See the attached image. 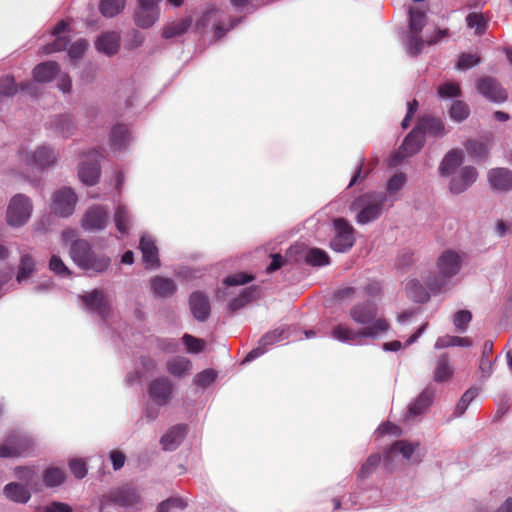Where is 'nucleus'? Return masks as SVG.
Returning <instances> with one entry per match:
<instances>
[{
    "mask_svg": "<svg viewBox=\"0 0 512 512\" xmlns=\"http://www.w3.org/2000/svg\"><path fill=\"white\" fill-rule=\"evenodd\" d=\"M69 255L75 265L90 273H104L111 265L110 257L96 253L87 240L77 241L69 248Z\"/></svg>",
    "mask_w": 512,
    "mask_h": 512,
    "instance_id": "f257e3e1",
    "label": "nucleus"
},
{
    "mask_svg": "<svg viewBox=\"0 0 512 512\" xmlns=\"http://www.w3.org/2000/svg\"><path fill=\"white\" fill-rule=\"evenodd\" d=\"M367 299L362 303L355 305L350 310L351 318L359 324L373 325L377 321L378 306L377 301H381L382 296V283L381 281H374L369 283L365 288ZM384 323V320L378 318Z\"/></svg>",
    "mask_w": 512,
    "mask_h": 512,
    "instance_id": "f03ea898",
    "label": "nucleus"
},
{
    "mask_svg": "<svg viewBox=\"0 0 512 512\" xmlns=\"http://www.w3.org/2000/svg\"><path fill=\"white\" fill-rule=\"evenodd\" d=\"M18 162L32 169L44 171L54 166L59 158V154L49 145H38L30 148L22 145L16 154Z\"/></svg>",
    "mask_w": 512,
    "mask_h": 512,
    "instance_id": "7ed1b4c3",
    "label": "nucleus"
},
{
    "mask_svg": "<svg viewBox=\"0 0 512 512\" xmlns=\"http://www.w3.org/2000/svg\"><path fill=\"white\" fill-rule=\"evenodd\" d=\"M384 332V324L377 320L373 325H369L359 331L353 330L346 324H338L332 331V337L342 343L356 345L361 343L362 338L375 339Z\"/></svg>",
    "mask_w": 512,
    "mask_h": 512,
    "instance_id": "20e7f679",
    "label": "nucleus"
},
{
    "mask_svg": "<svg viewBox=\"0 0 512 512\" xmlns=\"http://www.w3.org/2000/svg\"><path fill=\"white\" fill-rule=\"evenodd\" d=\"M35 448L34 438L22 431H13L0 444V458L27 457L33 454Z\"/></svg>",
    "mask_w": 512,
    "mask_h": 512,
    "instance_id": "39448f33",
    "label": "nucleus"
},
{
    "mask_svg": "<svg viewBox=\"0 0 512 512\" xmlns=\"http://www.w3.org/2000/svg\"><path fill=\"white\" fill-rule=\"evenodd\" d=\"M384 197L380 193L364 194L351 204V210L357 212L356 220L364 225L376 220L381 214Z\"/></svg>",
    "mask_w": 512,
    "mask_h": 512,
    "instance_id": "423d86ee",
    "label": "nucleus"
},
{
    "mask_svg": "<svg viewBox=\"0 0 512 512\" xmlns=\"http://www.w3.org/2000/svg\"><path fill=\"white\" fill-rule=\"evenodd\" d=\"M409 33L406 39V49L411 56H417L425 48L424 39L420 36L427 22L425 11L418 7L409 9Z\"/></svg>",
    "mask_w": 512,
    "mask_h": 512,
    "instance_id": "0eeeda50",
    "label": "nucleus"
},
{
    "mask_svg": "<svg viewBox=\"0 0 512 512\" xmlns=\"http://www.w3.org/2000/svg\"><path fill=\"white\" fill-rule=\"evenodd\" d=\"M437 266L441 277L427 281V285L432 292H440L446 284V279L459 272L461 267L460 255L455 251L446 250L439 256Z\"/></svg>",
    "mask_w": 512,
    "mask_h": 512,
    "instance_id": "6e6552de",
    "label": "nucleus"
},
{
    "mask_svg": "<svg viewBox=\"0 0 512 512\" xmlns=\"http://www.w3.org/2000/svg\"><path fill=\"white\" fill-rule=\"evenodd\" d=\"M33 211V205L29 197L23 194H17L9 202L6 219L11 227H21L25 225Z\"/></svg>",
    "mask_w": 512,
    "mask_h": 512,
    "instance_id": "1a4fd4ad",
    "label": "nucleus"
},
{
    "mask_svg": "<svg viewBox=\"0 0 512 512\" xmlns=\"http://www.w3.org/2000/svg\"><path fill=\"white\" fill-rule=\"evenodd\" d=\"M110 223V214L106 206L93 204L87 208L80 219L81 228L88 233L104 231Z\"/></svg>",
    "mask_w": 512,
    "mask_h": 512,
    "instance_id": "9d476101",
    "label": "nucleus"
},
{
    "mask_svg": "<svg viewBox=\"0 0 512 512\" xmlns=\"http://www.w3.org/2000/svg\"><path fill=\"white\" fill-rule=\"evenodd\" d=\"M83 160L78 167V176L80 181L87 185L97 184L101 175L100 160L102 153L98 149H90L83 153Z\"/></svg>",
    "mask_w": 512,
    "mask_h": 512,
    "instance_id": "9b49d317",
    "label": "nucleus"
},
{
    "mask_svg": "<svg viewBox=\"0 0 512 512\" xmlns=\"http://www.w3.org/2000/svg\"><path fill=\"white\" fill-rule=\"evenodd\" d=\"M78 196L70 187H61L57 189L51 197V212L61 218L70 217L76 209Z\"/></svg>",
    "mask_w": 512,
    "mask_h": 512,
    "instance_id": "f8f14e48",
    "label": "nucleus"
},
{
    "mask_svg": "<svg viewBox=\"0 0 512 512\" xmlns=\"http://www.w3.org/2000/svg\"><path fill=\"white\" fill-rule=\"evenodd\" d=\"M137 6L134 10V23L141 29H148L154 26L160 19V6L162 0H136Z\"/></svg>",
    "mask_w": 512,
    "mask_h": 512,
    "instance_id": "ddd939ff",
    "label": "nucleus"
},
{
    "mask_svg": "<svg viewBox=\"0 0 512 512\" xmlns=\"http://www.w3.org/2000/svg\"><path fill=\"white\" fill-rule=\"evenodd\" d=\"M425 143V137L416 127L405 137L399 150L390 158L389 165L397 166L405 158L418 153Z\"/></svg>",
    "mask_w": 512,
    "mask_h": 512,
    "instance_id": "4468645a",
    "label": "nucleus"
},
{
    "mask_svg": "<svg viewBox=\"0 0 512 512\" xmlns=\"http://www.w3.org/2000/svg\"><path fill=\"white\" fill-rule=\"evenodd\" d=\"M223 16L224 12L221 9L213 5L208 6L196 20V27L197 29H203L211 24L215 27V37L220 39L235 25L234 22L222 23Z\"/></svg>",
    "mask_w": 512,
    "mask_h": 512,
    "instance_id": "2eb2a0df",
    "label": "nucleus"
},
{
    "mask_svg": "<svg viewBox=\"0 0 512 512\" xmlns=\"http://www.w3.org/2000/svg\"><path fill=\"white\" fill-rule=\"evenodd\" d=\"M173 394V383L165 376L158 377L149 384V399L157 407L167 406L172 401Z\"/></svg>",
    "mask_w": 512,
    "mask_h": 512,
    "instance_id": "dca6fc26",
    "label": "nucleus"
},
{
    "mask_svg": "<svg viewBox=\"0 0 512 512\" xmlns=\"http://www.w3.org/2000/svg\"><path fill=\"white\" fill-rule=\"evenodd\" d=\"M334 237L331 241V248L336 252L348 251L355 242L354 229L343 218H337L333 222Z\"/></svg>",
    "mask_w": 512,
    "mask_h": 512,
    "instance_id": "f3484780",
    "label": "nucleus"
},
{
    "mask_svg": "<svg viewBox=\"0 0 512 512\" xmlns=\"http://www.w3.org/2000/svg\"><path fill=\"white\" fill-rule=\"evenodd\" d=\"M288 256L295 261L304 260L313 266H324L329 264L328 254L319 248H308L304 244H296L288 250Z\"/></svg>",
    "mask_w": 512,
    "mask_h": 512,
    "instance_id": "a211bd4d",
    "label": "nucleus"
},
{
    "mask_svg": "<svg viewBox=\"0 0 512 512\" xmlns=\"http://www.w3.org/2000/svg\"><path fill=\"white\" fill-rule=\"evenodd\" d=\"M291 336V328L279 327L265 334L259 341V345L251 350L243 360V363H249L263 355L270 346L280 341L286 340Z\"/></svg>",
    "mask_w": 512,
    "mask_h": 512,
    "instance_id": "6ab92c4d",
    "label": "nucleus"
},
{
    "mask_svg": "<svg viewBox=\"0 0 512 512\" xmlns=\"http://www.w3.org/2000/svg\"><path fill=\"white\" fill-rule=\"evenodd\" d=\"M418 442H408L405 440H398L394 442L388 450H386V469L388 468V461L397 455H401L406 461L412 463H420L424 456L423 453L419 452Z\"/></svg>",
    "mask_w": 512,
    "mask_h": 512,
    "instance_id": "aec40b11",
    "label": "nucleus"
},
{
    "mask_svg": "<svg viewBox=\"0 0 512 512\" xmlns=\"http://www.w3.org/2000/svg\"><path fill=\"white\" fill-rule=\"evenodd\" d=\"M475 87L480 95L491 102L503 103L507 100L506 90L497 79L491 76H482L475 82Z\"/></svg>",
    "mask_w": 512,
    "mask_h": 512,
    "instance_id": "412c9836",
    "label": "nucleus"
},
{
    "mask_svg": "<svg viewBox=\"0 0 512 512\" xmlns=\"http://www.w3.org/2000/svg\"><path fill=\"white\" fill-rule=\"evenodd\" d=\"M110 502L126 508H136L140 504V497L135 489L123 487L112 491L108 496L104 497L100 506L101 510Z\"/></svg>",
    "mask_w": 512,
    "mask_h": 512,
    "instance_id": "4be33fe9",
    "label": "nucleus"
},
{
    "mask_svg": "<svg viewBox=\"0 0 512 512\" xmlns=\"http://www.w3.org/2000/svg\"><path fill=\"white\" fill-rule=\"evenodd\" d=\"M81 299L89 311L97 313L102 318L109 316L111 310L110 305L102 290L95 289L85 295H82Z\"/></svg>",
    "mask_w": 512,
    "mask_h": 512,
    "instance_id": "5701e85b",
    "label": "nucleus"
},
{
    "mask_svg": "<svg viewBox=\"0 0 512 512\" xmlns=\"http://www.w3.org/2000/svg\"><path fill=\"white\" fill-rule=\"evenodd\" d=\"M139 249L147 269L155 270L160 267L158 248L155 238L150 234H143L139 241Z\"/></svg>",
    "mask_w": 512,
    "mask_h": 512,
    "instance_id": "b1692460",
    "label": "nucleus"
},
{
    "mask_svg": "<svg viewBox=\"0 0 512 512\" xmlns=\"http://www.w3.org/2000/svg\"><path fill=\"white\" fill-rule=\"evenodd\" d=\"M254 280V276L245 272H237L231 275H228L222 286L217 291V297L219 299L226 300L236 294L234 288L238 286L245 285Z\"/></svg>",
    "mask_w": 512,
    "mask_h": 512,
    "instance_id": "393cba45",
    "label": "nucleus"
},
{
    "mask_svg": "<svg viewBox=\"0 0 512 512\" xmlns=\"http://www.w3.org/2000/svg\"><path fill=\"white\" fill-rule=\"evenodd\" d=\"M120 44L121 35L118 31H105L97 37L95 48L98 52L111 57L118 53Z\"/></svg>",
    "mask_w": 512,
    "mask_h": 512,
    "instance_id": "a878e982",
    "label": "nucleus"
},
{
    "mask_svg": "<svg viewBox=\"0 0 512 512\" xmlns=\"http://www.w3.org/2000/svg\"><path fill=\"white\" fill-rule=\"evenodd\" d=\"M478 172L472 166L461 168L459 175L450 181V191L454 194H460L467 190L477 179Z\"/></svg>",
    "mask_w": 512,
    "mask_h": 512,
    "instance_id": "bb28decb",
    "label": "nucleus"
},
{
    "mask_svg": "<svg viewBox=\"0 0 512 512\" xmlns=\"http://www.w3.org/2000/svg\"><path fill=\"white\" fill-rule=\"evenodd\" d=\"M415 127L424 137L426 134L433 137H442L446 134L443 121L430 115L420 117Z\"/></svg>",
    "mask_w": 512,
    "mask_h": 512,
    "instance_id": "cd10ccee",
    "label": "nucleus"
},
{
    "mask_svg": "<svg viewBox=\"0 0 512 512\" xmlns=\"http://www.w3.org/2000/svg\"><path fill=\"white\" fill-rule=\"evenodd\" d=\"M454 372V365L448 354L443 353L439 355L435 361L433 380L436 383L449 382L453 378Z\"/></svg>",
    "mask_w": 512,
    "mask_h": 512,
    "instance_id": "c85d7f7f",
    "label": "nucleus"
},
{
    "mask_svg": "<svg viewBox=\"0 0 512 512\" xmlns=\"http://www.w3.org/2000/svg\"><path fill=\"white\" fill-rule=\"evenodd\" d=\"M435 395L436 389L432 385H428L409 405L408 414L410 416H420L424 414L433 403Z\"/></svg>",
    "mask_w": 512,
    "mask_h": 512,
    "instance_id": "c756f323",
    "label": "nucleus"
},
{
    "mask_svg": "<svg viewBox=\"0 0 512 512\" xmlns=\"http://www.w3.org/2000/svg\"><path fill=\"white\" fill-rule=\"evenodd\" d=\"M488 181L494 190H512V171L508 168H493L488 172Z\"/></svg>",
    "mask_w": 512,
    "mask_h": 512,
    "instance_id": "7c9ffc66",
    "label": "nucleus"
},
{
    "mask_svg": "<svg viewBox=\"0 0 512 512\" xmlns=\"http://www.w3.org/2000/svg\"><path fill=\"white\" fill-rule=\"evenodd\" d=\"M187 426L178 424L172 426L160 439V444L165 451L175 450L185 439Z\"/></svg>",
    "mask_w": 512,
    "mask_h": 512,
    "instance_id": "2f4dec72",
    "label": "nucleus"
},
{
    "mask_svg": "<svg viewBox=\"0 0 512 512\" xmlns=\"http://www.w3.org/2000/svg\"><path fill=\"white\" fill-rule=\"evenodd\" d=\"M189 306L193 317L198 321H205L210 314L209 300L202 292H193L189 298Z\"/></svg>",
    "mask_w": 512,
    "mask_h": 512,
    "instance_id": "473e14b6",
    "label": "nucleus"
},
{
    "mask_svg": "<svg viewBox=\"0 0 512 512\" xmlns=\"http://www.w3.org/2000/svg\"><path fill=\"white\" fill-rule=\"evenodd\" d=\"M192 362L186 356H173L166 361V371L174 378H184L192 370Z\"/></svg>",
    "mask_w": 512,
    "mask_h": 512,
    "instance_id": "72a5a7b5",
    "label": "nucleus"
},
{
    "mask_svg": "<svg viewBox=\"0 0 512 512\" xmlns=\"http://www.w3.org/2000/svg\"><path fill=\"white\" fill-rule=\"evenodd\" d=\"M132 136L125 125H116L111 130L110 147L114 152H124L132 142Z\"/></svg>",
    "mask_w": 512,
    "mask_h": 512,
    "instance_id": "f704fd0d",
    "label": "nucleus"
},
{
    "mask_svg": "<svg viewBox=\"0 0 512 512\" xmlns=\"http://www.w3.org/2000/svg\"><path fill=\"white\" fill-rule=\"evenodd\" d=\"M31 491L35 490L19 482L8 483L3 488V494L7 499L20 504H25L30 500Z\"/></svg>",
    "mask_w": 512,
    "mask_h": 512,
    "instance_id": "c9c22d12",
    "label": "nucleus"
},
{
    "mask_svg": "<svg viewBox=\"0 0 512 512\" xmlns=\"http://www.w3.org/2000/svg\"><path fill=\"white\" fill-rule=\"evenodd\" d=\"M68 28V23L65 20H62L57 23L52 31V36L55 37L53 43L45 45L42 49L44 54H51L54 52H59L66 49L68 44V39L65 35V32Z\"/></svg>",
    "mask_w": 512,
    "mask_h": 512,
    "instance_id": "e433bc0d",
    "label": "nucleus"
},
{
    "mask_svg": "<svg viewBox=\"0 0 512 512\" xmlns=\"http://www.w3.org/2000/svg\"><path fill=\"white\" fill-rule=\"evenodd\" d=\"M113 221L116 230L122 234H128L132 227V215L129 207L124 203H117L114 207Z\"/></svg>",
    "mask_w": 512,
    "mask_h": 512,
    "instance_id": "4c0bfd02",
    "label": "nucleus"
},
{
    "mask_svg": "<svg viewBox=\"0 0 512 512\" xmlns=\"http://www.w3.org/2000/svg\"><path fill=\"white\" fill-rule=\"evenodd\" d=\"M150 289L155 296L168 298L176 292L177 284L171 278L155 276L150 279Z\"/></svg>",
    "mask_w": 512,
    "mask_h": 512,
    "instance_id": "58836bf2",
    "label": "nucleus"
},
{
    "mask_svg": "<svg viewBox=\"0 0 512 512\" xmlns=\"http://www.w3.org/2000/svg\"><path fill=\"white\" fill-rule=\"evenodd\" d=\"M59 65L54 61H45L36 65L32 71L36 83H49L58 74Z\"/></svg>",
    "mask_w": 512,
    "mask_h": 512,
    "instance_id": "ea45409f",
    "label": "nucleus"
},
{
    "mask_svg": "<svg viewBox=\"0 0 512 512\" xmlns=\"http://www.w3.org/2000/svg\"><path fill=\"white\" fill-rule=\"evenodd\" d=\"M464 155L459 149L449 151L440 164L439 170L442 176L451 175L463 162Z\"/></svg>",
    "mask_w": 512,
    "mask_h": 512,
    "instance_id": "a19ab883",
    "label": "nucleus"
},
{
    "mask_svg": "<svg viewBox=\"0 0 512 512\" xmlns=\"http://www.w3.org/2000/svg\"><path fill=\"white\" fill-rule=\"evenodd\" d=\"M14 476L24 485L31 489L37 490L38 486V473L33 466H17L13 470Z\"/></svg>",
    "mask_w": 512,
    "mask_h": 512,
    "instance_id": "79ce46f5",
    "label": "nucleus"
},
{
    "mask_svg": "<svg viewBox=\"0 0 512 512\" xmlns=\"http://www.w3.org/2000/svg\"><path fill=\"white\" fill-rule=\"evenodd\" d=\"M192 24V18L187 17L168 23L162 31L163 38L170 39L184 34Z\"/></svg>",
    "mask_w": 512,
    "mask_h": 512,
    "instance_id": "37998d69",
    "label": "nucleus"
},
{
    "mask_svg": "<svg viewBox=\"0 0 512 512\" xmlns=\"http://www.w3.org/2000/svg\"><path fill=\"white\" fill-rule=\"evenodd\" d=\"M126 0H100L99 11L106 18H114L124 11Z\"/></svg>",
    "mask_w": 512,
    "mask_h": 512,
    "instance_id": "c03bdc74",
    "label": "nucleus"
},
{
    "mask_svg": "<svg viewBox=\"0 0 512 512\" xmlns=\"http://www.w3.org/2000/svg\"><path fill=\"white\" fill-rule=\"evenodd\" d=\"M405 290L407 296L415 302L425 303L430 298L426 288L417 280L408 281Z\"/></svg>",
    "mask_w": 512,
    "mask_h": 512,
    "instance_id": "a18cd8bd",
    "label": "nucleus"
},
{
    "mask_svg": "<svg viewBox=\"0 0 512 512\" xmlns=\"http://www.w3.org/2000/svg\"><path fill=\"white\" fill-rule=\"evenodd\" d=\"M465 149L469 156L478 161H484L488 158L489 148L486 143L469 139L465 143Z\"/></svg>",
    "mask_w": 512,
    "mask_h": 512,
    "instance_id": "49530a36",
    "label": "nucleus"
},
{
    "mask_svg": "<svg viewBox=\"0 0 512 512\" xmlns=\"http://www.w3.org/2000/svg\"><path fill=\"white\" fill-rule=\"evenodd\" d=\"M43 482L46 487L54 488L62 485L66 480V474L63 469L58 467H48L43 472Z\"/></svg>",
    "mask_w": 512,
    "mask_h": 512,
    "instance_id": "de8ad7c7",
    "label": "nucleus"
},
{
    "mask_svg": "<svg viewBox=\"0 0 512 512\" xmlns=\"http://www.w3.org/2000/svg\"><path fill=\"white\" fill-rule=\"evenodd\" d=\"M48 269L55 276L60 277V278H72V276H73L72 271L65 264L63 259L57 254L51 255V257L48 261Z\"/></svg>",
    "mask_w": 512,
    "mask_h": 512,
    "instance_id": "09e8293b",
    "label": "nucleus"
},
{
    "mask_svg": "<svg viewBox=\"0 0 512 512\" xmlns=\"http://www.w3.org/2000/svg\"><path fill=\"white\" fill-rule=\"evenodd\" d=\"M36 262L30 254H22L17 273L18 283L23 282L35 271Z\"/></svg>",
    "mask_w": 512,
    "mask_h": 512,
    "instance_id": "8fccbe9b",
    "label": "nucleus"
},
{
    "mask_svg": "<svg viewBox=\"0 0 512 512\" xmlns=\"http://www.w3.org/2000/svg\"><path fill=\"white\" fill-rule=\"evenodd\" d=\"M472 345V341L468 337H459V336H451L445 335L439 337L435 342L436 348H447V347H469Z\"/></svg>",
    "mask_w": 512,
    "mask_h": 512,
    "instance_id": "3c124183",
    "label": "nucleus"
},
{
    "mask_svg": "<svg viewBox=\"0 0 512 512\" xmlns=\"http://www.w3.org/2000/svg\"><path fill=\"white\" fill-rule=\"evenodd\" d=\"M406 181L407 177L404 173H397L389 179L386 183V203L396 199L393 195L405 185Z\"/></svg>",
    "mask_w": 512,
    "mask_h": 512,
    "instance_id": "603ef678",
    "label": "nucleus"
},
{
    "mask_svg": "<svg viewBox=\"0 0 512 512\" xmlns=\"http://www.w3.org/2000/svg\"><path fill=\"white\" fill-rule=\"evenodd\" d=\"M493 343L491 341H486L483 345V351L480 358L479 369L482 373L483 377H488L492 373V360L490 359V355L492 353Z\"/></svg>",
    "mask_w": 512,
    "mask_h": 512,
    "instance_id": "864d4df0",
    "label": "nucleus"
},
{
    "mask_svg": "<svg viewBox=\"0 0 512 512\" xmlns=\"http://www.w3.org/2000/svg\"><path fill=\"white\" fill-rule=\"evenodd\" d=\"M470 115V108L466 102L462 100L453 101L450 109L449 116L456 122H462L466 120Z\"/></svg>",
    "mask_w": 512,
    "mask_h": 512,
    "instance_id": "5fc2aeb1",
    "label": "nucleus"
},
{
    "mask_svg": "<svg viewBox=\"0 0 512 512\" xmlns=\"http://www.w3.org/2000/svg\"><path fill=\"white\" fill-rule=\"evenodd\" d=\"M467 26L471 29H475L477 35L485 33L487 28L488 19L482 13H470L466 17Z\"/></svg>",
    "mask_w": 512,
    "mask_h": 512,
    "instance_id": "6e6d98bb",
    "label": "nucleus"
},
{
    "mask_svg": "<svg viewBox=\"0 0 512 512\" xmlns=\"http://www.w3.org/2000/svg\"><path fill=\"white\" fill-rule=\"evenodd\" d=\"M437 93L440 98H456L462 95V90L457 82L448 81L438 86Z\"/></svg>",
    "mask_w": 512,
    "mask_h": 512,
    "instance_id": "4d7b16f0",
    "label": "nucleus"
},
{
    "mask_svg": "<svg viewBox=\"0 0 512 512\" xmlns=\"http://www.w3.org/2000/svg\"><path fill=\"white\" fill-rule=\"evenodd\" d=\"M381 463V455L378 453L370 455L365 463L362 465L358 477L360 479L368 478L371 474L374 473L376 468Z\"/></svg>",
    "mask_w": 512,
    "mask_h": 512,
    "instance_id": "13d9d810",
    "label": "nucleus"
},
{
    "mask_svg": "<svg viewBox=\"0 0 512 512\" xmlns=\"http://www.w3.org/2000/svg\"><path fill=\"white\" fill-rule=\"evenodd\" d=\"M478 389L477 388H470L468 389L460 398L459 402L456 405L455 408V415L461 416L465 413L467 407L469 404L473 401V399L477 396Z\"/></svg>",
    "mask_w": 512,
    "mask_h": 512,
    "instance_id": "bf43d9fd",
    "label": "nucleus"
},
{
    "mask_svg": "<svg viewBox=\"0 0 512 512\" xmlns=\"http://www.w3.org/2000/svg\"><path fill=\"white\" fill-rule=\"evenodd\" d=\"M216 378L217 372L214 369H205L196 374L194 382L201 388H207L214 383Z\"/></svg>",
    "mask_w": 512,
    "mask_h": 512,
    "instance_id": "052dcab7",
    "label": "nucleus"
},
{
    "mask_svg": "<svg viewBox=\"0 0 512 512\" xmlns=\"http://www.w3.org/2000/svg\"><path fill=\"white\" fill-rule=\"evenodd\" d=\"M18 91V87L12 76L6 75L0 78V97H12Z\"/></svg>",
    "mask_w": 512,
    "mask_h": 512,
    "instance_id": "680f3d73",
    "label": "nucleus"
},
{
    "mask_svg": "<svg viewBox=\"0 0 512 512\" xmlns=\"http://www.w3.org/2000/svg\"><path fill=\"white\" fill-rule=\"evenodd\" d=\"M55 128L63 137H68L72 134L75 125L71 117L64 115L56 119Z\"/></svg>",
    "mask_w": 512,
    "mask_h": 512,
    "instance_id": "e2e57ef3",
    "label": "nucleus"
},
{
    "mask_svg": "<svg viewBox=\"0 0 512 512\" xmlns=\"http://www.w3.org/2000/svg\"><path fill=\"white\" fill-rule=\"evenodd\" d=\"M88 48V42L85 39H78L69 47L68 55L71 61L80 59Z\"/></svg>",
    "mask_w": 512,
    "mask_h": 512,
    "instance_id": "0e129e2a",
    "label": "nucleus"
},
{
    "mask_svg": "<svg viewBox=\"0 0 512 512\" xmlns=\"http://www.w3.org/2000/svg\"><path fill=\"white\" fill-rule=\"evenodd\" d=\"M255 293V289L245 288L242 289L237 297L232 298L229 302V306L232 310L241 308L246 302H248Z\"/></svg>",
    "mask_w": 512,
    "mask_h": 512,
    "instance_id": "69168bd1",
    "label": "nucleus"
},
{
    "mask_svg": "<svg viewBox=\"0 0 512 512\" xmlns=\"http://www.w3.org/2000/svg\"><path fill=\"white\" fill-rule=\"evenodd\" d=\"M472 319V314L468 310H460L455 313L453 318V324L458 331L464 332L470 321Z\"/></svg>",
    "mask_w": 512,
    "mask_h": 512,
    "instance_id": "338daca9",
    "label": "nucleus"
},
{
    "mask_svg": "<svg viewBox=\"0 0 512 512\" xmlns=\"http://www.w3.org/2000/svg\"><path fill=\"white\" fill-rule=\"evenodd\" d=\"M70 471L78 479H82L87 475V465L83 459L72 458L68 462Z\"/></svg>",
    "mask_w": 512,
    "mask_h": 512,
    "instance_id": "774afa93",
    "label": "nucleus"
}]
</instances>
